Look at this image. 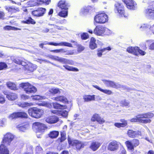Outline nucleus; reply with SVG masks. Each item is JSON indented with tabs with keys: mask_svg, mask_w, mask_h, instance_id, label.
Returning a JSON list of instances; mask_svg holds the SVG:
<instances>
[{
	"mask_svg": "<svg viewBox=\"0 0 154 154\" xmlns=\"http://www.w3.org/2000/svg\"><path fill=\"white\" fill-rule=\"evenodd\" d=\"M20 86L28 94L35 93L37 91L36 88L28 82L22 83L20 85Z\"/></svg>",
	"mask_w": 154,
	"mask_h": 154,
	"instance_id": "f257e3e1",
	"label": "nucleus"
},
{
	"mask_svg": "<svg viewBox=\"0 0 154 154\" xmlns=\"http://www.w3.org/2000/svg\"><path fill=\"white\" fill-rule=\"evenodd\" d=\"M43 111L37 108H30L28 109L29 115L35 118H40L42 115Z\"/></svg>",
	"mask_w": 154,
	"mask_h": 154,
	"instance_id": "f03ea898",
	"label": "nucleus"
},
{
	"mask_svg": "<svg viewBox=\"0 0 154 154\" xmlns=\"http://www.w3.org/2000/svg\"><path fill=\"white\" fill-rule=\"evenodd\" d=\"M108 16L105 13L98 14L94 17V24L97 23H104L107 21Z\"/></svg>",
	"mask_w": 154,
	"mask_h": 154,
	"instance_id": "7ed1b4c3",
	"label": "nucleus"
},
{
	"mask_svg": "<svg viewBox=\"0 0 154 154\" xmlns=\"http://www.w3.org/2000/svg\"><path fill=\"white\" fill-rule=\"evenodd\" d=\"M32 128L33 130L36 133L40 132L42 133L46 128V127L44 124L39 122H36L33 124Z\"/></svg>",
	"mask_w": 154,
	"mask_h": 154,
	"instance_id": "20e7f679",
	"label": "nucleus"
},
{
	"mask_svg": "<svg viewBox=\"0 0 154 154\" xmlns=\"http://www.w3.org/2000/svg\"><path fill=\"white\" fill-rule=\"evenodd\" d=\"M106 29L102 26H98L94 30L93 33L97 35H102Z\"/></svg>",
	"mask_w": 154,
	"mask_h": 154,
	"instance_id": "39448f33",
	"label": "nucleus"
},
{
	"mask_svg": "<svg viewBox=\"0 0 154 154\" xmlns=\"http://www.w3.org/2000/svg\"><path fill=\"white\" fill-rule=\"evenodd\" d=\"M122 0L126 4L127 8L130 9L134 10L137 7V4L133 0Z\"/></svg>",
	"mask_w": 154,
	"mask_h": 154,
	"instance_id": "423d86ee",
	"label": "nucleus"
},
{
	"mask_svg": "<svg viewBox=\"0 0 154 154\" xmlns=\"http://www.w3.org/2000/svg\"><path fill=\"white\" fill-rule=\"evenodd\" d=\"M49 57L53 60L58 61L63 64L70 63L69 61L66 58L53 55H50Z\"/></svg>",
	"mask_w": 154,
	"mask_h": 154,
	"instance_id": "0eeeda50",
	"label": "nucleus"
},
{
	"mask_svg": "<svg viewBox=\"0 0 154 154\" xmlns=\"http://www.w3.org/2000/svg\"><path fill=\"white\" fill-rule=\"evenodd\" d=\"M104 84L107 87H110L114 88H119L122 86L118 83H116L113 82L104 80H103Z\"/></svg>",
	"mask_w": 154,
	"mask_h": 154,
	"instance_id": "6e6552de",
	"label": "nucleus"
},
{
	"mask_svg": "<svg viewBox=\"0 0 154 154\" xmlns=\"http://www.w3.org/2000/svg\"><path fill=\"white\" fill-rule=\"evenodd\" d=\"M120 143L116 140H113L109 144L108 149L111 151H115L118 149Z\"/></svg>",
	"mask_w": 154,
	"mask_h": 154,
	"instance_id": "1a4fd4ad",
	"label": "nucleus"
},
{
	"mask_svg": "<svg viewBox=\"0 0 154 154\" xmlns=\"http://www.w3.org/2000/svg\"><path fill=\"white\" fill-rule=\"evenodd\" d=\"M91 121L92 122L97 121L99 124H102L105 122V120L103 118H101L97 114H95L93 115L91 118Z\"/></svg>",
	"mask_w": 154,
	"mask_h": 154,
	"instance_id": "9d476101",
	"label": "nucleus"
},
{
	"mask_svg": "<svg viewBox=\"0 0 154 154\" xmlns=\"http://www.w3.org/2000/svg\"><path fill=\"white\" fill-rule=\"evenodd\" d=\"M116 9L117 12L122 16H124L125 17H127V16L124 15V10L123 6L120 3H118L115 5Z\"/></svg>",
	"mask_w": 154,
	"mask_h": 154,
	"instance_id": "9b49d317",
	"label": "nucleus"
},
{
	"mask_svg": "<svg viewBox=\"0 0 154 154\" xmlns=\"http://www.w3.org/2000/svg\"><path fill=\"white\" fill-rule=\"evenodd\" d=\"M46 9L43 8H40L37 10L32 12V14L35 16L40 17L42 16L45 13Z\"/></svg>",
	"mask_w": 154,
	"mask_h": 154,
	"instance_id": "f8f14e48",
	"label": "nucleus"
},
{
	"mask_svg": "<svg viewBox=\"0 0 154 154\" xmlns=\"http://www.w3.org/2000/svg\"><path fill=\"white\" fill-rule=\"evenodd\" d=\"M137 116V118H138L139 120H145L142 119H150L153 117L154 116V114L151 112H148L144 114H141L138 115Z\"/></svg>",
	"mask_w": 154,
	"mask_h": 154,
	"instance_id": "ddd939ff",
	"label": "nucleus"
},
{
	"mask_svg": "<svg viewBox=\"0 0 154 154\" xmlns=\"http://www.w3.org/2000/svg\"><path fill=\"white\" fill-rule=\"evenodd\" d=\"M27 115L24 112H20L13 113L10 115V117L13 119L15 118L21 117L22 118H27Z\"/></svg>",
	"mask_w": 154,
	"mask_h": 154,
	"instance_id": "4468645a",
	"label": "nucleus"
},
{
	"mask_svg": "<svg viewBox=\"0 0 154 154\" xmlns=\"http://www.w3.org/2000/svg\"><path fill=\"white\" fill-rule=\"evenodd\" d=\"M52 113L56 114L59 116H61L65 118L67 117L68 112L66 110H57L51 111Z\"/></svg>",
	"mask_w": 154,
	"mask_h": 154,
	"instance_id": "2eb2a0df",
	"label": "nucleus"
},
{
	"mask_svg": "<svg viewBox=\"0 0 154 154\" xmlns=\"http://www.w3.org/2000/svg\"><path fill=\"white\" fill-rule=\"evenodd\" d=\"M127 134L129 137L131 138H135L141 135V132L139 131H134L129 130H128Z\"/></svg>",
	"mask_w": 154,
	"mask_h": 154,
	"instance_id": "dca6fc26",
	"label": "nucleus"
},
{
	"mask_svg": "<svg viewBox=\"0 0 154 154\" xmlns=\"http://www.w3.org/2000/svg\"><path fill=\"white\" fill-rule=\"evenodd\" d=\"M58 118L56 116H51L45 119L46 122L49 124H54L59 121Z\"/></svg>",
	"mask_w": 154,
	"mask_h": 154,
	"instance_id": "f3484780",
	"label": "nucleus"
},
{
	"mask_svg": "<svg viewBox=\"0 0 154 154\" xmlns=\"http://www.w3.org/2000/svg\"><path fill=\"white\" fill-rule=\"evenodd\" d=\"M145 15L148 18L154 19V9H147L145 10Z\"/></svg>",
	"mask_w": 154,
	"mask_h": 154,
	"instance_id": "a211bd4d",
	"label": "nucleus"
},
{
	"mask_svg": "<svg viewBox=\"0 0 154 154\" xmlns=\"http://www.w3.org/2000/svg\"><path fill=\"white\" fill-rule=\"evenodd\" d=\"M139 48L137 47H130L127 48V51L129 53L133 54L135 55H138Z\"/></svg>",
	"mask_w": 154,
	"mask_h": 154,
	"instance_id": "6ab92c4d",
	"label": "nucleus"
},
{
	"mask_svg": "<svg viewBox=\"0 0 154 154\" xmlns=\"http://www.w3.org/2000/svg\"><path fill=\"white\" fill-rule=\"evenodd\" d=\"M58 7L62 9L68 10L69 5L64 0H61L59 1L58 4Z\"/></svg>",
	"mask_w": 154,
	"mask_h": 154,
	"instance_id": "aec40b11",
	"label": "nucleus"
},
{
	"mask_svg": "<svg viewBox=\"0 0 154 154\" xmlns=\"http://www.w3.org/2000/svg\"><path fill=\"white\" fill-rule=\"evenodd\" d=\"M97 47V41L94 37L91 38L89 42V48L91 50H94Z\"/></svg>",
	"mask_w": 154,
	"mask_h": 154,
	"instance_id": "412c9836",
	"label": "nucleus"
},
{
	"mask_svg": "<svg viewBox=\"0 0 154 154\" xmlns=\"http://www.w3.org/2000/svg\"><path fill=\"white\" fill-rule=\"evenodd\" d=\"M130 121L131 122H139L143 123H150L151 122V120L150 119H146L145 120H139L138 118H137V116L135 118H132L131 119Z\"/></svg>",
	"mask_w": 154,
	"mask_h": 154,
	"instance_id": "4be33fe9",
	"label": "nucleus"
},
{
	"mask_svg": "<svg viewBox=\"0 0 154 154\" xmlns=\"http://www.w3.org/2000/svg\"><path fill=\"white\" fill-rule=\"evenodd\" d=\"M92 8L89 6L87 7H85L82 8L80 11V14L82 15H86L88 13L90 12Z\"/></svg>",
	"mask_w": 154,
	"mask_h": 154,
	"instance_id": "5701e85b",
	"label": "nucleus"
},
{
	"mask_svg": "<svg viewBox=\"0 0 154 154\" xmlns=\"http://www.w3.org/2000/svg\"><path fill=\"white\" fill-rule=\"evenodd\" d=\"M52 99L56 101L61 102L63 103H68L67 99L63 96H58L56 97H53Z\"/></svg>",
	"mask_w": 154,
	"mask_h": 154,
	"instance_id": "b1692460",
	"label": "nucleus"
},
{
	"mask_svg": "<svg viewBox=\"0 0 154 154\" xmlns=\"http://www.w3.org/2000/svg\"><path fill=\"white\" fill-rule=\"evenodd\" d=\"M49 44L51 45H53L55 46H64L69 47H72V45L71 44L66 42H62L59 43H50Z\"/></svg>",
	"mask_w": 154,
	"mask_h": 154,
	"instance_id": "393cba45",
	"label": "nucleus"
},
{
	"mask_svg": "<svg viewBox=\"0 0 154 154\" xmlns=\"http://www.w3.org/2000/svg\"><path fill=\"white\" fill-rule=\"evenodd\" d=\"M72 145L78 149L83 147V144L81 141L77 140L73 141L72 143Z\"/></svg>",
	"mask_w": 154,
	"mask_h": 154,
	"instance_id": "a878e982",
	"label": "nucleus"
},
{
	"mask_svg": "<svg viewBox=\"0 0 154 154\" xmlns=\"http://www.w3.org/2000/svg\"><path fill=\"white\" fill-rule=\"evenodd\" d=\"M95 95H85L83 96V98L85 102H88L94 100Z\"/></svg>",
	"mask_w": 154,
	"mask_h": 154,
	"instance_id": "bb28decb",
	"label": "nucleus"
},
{
	"mask_svg": "<svg viewBox=\"0 0 154 154\" xmlns=\"http://www.w3.org/2000/svg\"><path fill=\"white\" fill-rule=\"evenodd\" d=\"M100 146V144L98 142H92L90 146V148L94 151L96 150Z\"/></svg>",
	"mask_w": 154,
	"mask_h": 154,
	"instance_id": "cd10ccee",
	"label": "nucleus"
},
{
	"mask_svg": "<svg viewBox=\"0 0 154 154\" xmlns=\"http://www.w3.org/2000/svg\"><path fill=\"white\" fill-rule=\"evenodd\" d=\"M0 154H9L8 149L4 144H1L0 145Z\"/></svg>",
	"mask_w": 154,
	"mask_h": 154,
	"instance_id": "c85d7f7f",
	"label": "nucleus"
},
{
	"mask_svg": "<svg viewBox=\"0 0 154 154\" xmlns=\"http://www.w3.org/2000/svg\"><path fill=\"white\" fill-rule=\"evenodd\" d=\"M93 86L100 91L106 94H107L108 95H111L112 94V92L110 90L106 89H103L99 87L98 86L96 85H93Z\"/></svg>",
	"mask_w": 154,
	"mask_h": 154,
	"instance_id": "c756f323",
	"label": "nucleus"
},
{
	"mask_svg": "<svg viewBox=\"0 0 154 154\" xmlns=\"http://www.w3.org/2000/svg\"><path fill=\"white\" fill-rule=\"evenodd\" d=\"M121 121L122 122V123H116L114 124L115 126L117 128L124 127L126 126L127 125V123L126 121L124 119H121Z\"/></svg>",
	"mask_w": 154,
	"mask_h": 154,
	"instance_id": "7c9ffc66",
	"label": "nucleus"
},
{
	"mask_svg": "<svg viewBox=\"0 0 154 154\" xmlns=\"http://www.w3.org/2000/svg\"><path fill=\"white\" fill-rule=\"evenodd\" d=\"M127 148L129 150L132 152L134 150V146L132 142L131 141L128 140L125 143Z\"/></svg>",
	"mask_w": 154,
	"mask_h": 154,
	"instance_id": "2f4dec72",
	"label": "nucleus"
},
{
	"mask_svg": "<svg viewBox=\"0 0 154 154\" xmlns=\"http://www.w3.org/2000/svg\"><path fill=\"white\" fill-rule=\"evenodd\" d=\"M61 90L57 88H54L50 89L49 92L52 94L54 95L60 93Z\"/></svg>",
	"mask_w": 154,
	"mask_h": 154,
	"instance_id": "473e14b6",
	"label": "nucleus"
},
{
	"mask_svg": "<svg viewBox=\"0 0 154 154\" xmlns=\"http://www.w3.org/2000/svg\"><path fill=\"white\" fill-rule=\"evenodd\" d=\"M59 132L57 131H51L48 134L49 137L51 138H55L58 136Z\"/></svg>",
	"mask_w": 154,
	"mask_h": 154,
	"instance_id": "72a5a7b5",
	"label": "nucleus"
},
{
	"mask_svg": "<svg viewBox=\"0 0 154 154\" xmlns=\"http://www.w3.org/2000/svg\"><path fill=\"white\" fill-rule=\"evenodd\" d=\"M26 68L29 70L31 72H33L34 70L36 69L37 68V66L35 65L29 63H28V66H27V67H26Z\"/></svg>",
	"mask_w": 154,
	"mask_h": 154,
	"instance_id": "f704fd0d",
	"label": "nucleus"
},
{
	"mask_svg": "<svg viewBox=\"0 0 154 154\" xmlns=\"http://www.w3.org/2000/svg\"><path fill=\"white\" fill-rule=\"evenodd\" d=\"M63 10L59 12L58 14L60 17L65 18L68 16V10Z\"/></svg>",
	"mask_w": 154,
	"mask_h": 154,
	"instance_id": "c9c22d12",
	"label": "nucleus"
},
{
	"mask_svg": "<svg viewBox=\"0 0 154 154\" xmlns=\"http://www.w3.org/2000/svg\"><path fill=\"white\" fill-rule=\"evenodd\" d=\"M10 140V134L8 133L4 135L2 140V143L5 144L7 143H9Z\"/></svg>",
	"mask_w": 154,
	"mask_h": 154,
	"instance_id": "e433bc0d",
	"label": "nucleus"
},
{
	"mask_svg": "<svg viewBox=\"0 0 154 154\" xmlns=\"http://www.w3.org/2000/svg\"><path fill=\"white\" fill-rule=\"evenodd\" d=\"M63 66L68 70L73 71H78L79 70L78 69L76 68L70 66H69L63 65Z\"/></svg>",
	"mask_w": 154,
	"mask_h": 154,
	"instance_id": "4c0bfd02",
	"label": "nucleus"
},
{
	"mask_svg": "<svg viewBox=\"0 0 154 154\" xmlns=\"http://www.w3.org/2000/svg\"><path fill=\"white\" fill-rule=\"evenodd\" d=\"M33 105L32 103H27V102H24L22 103L19 104V105L20 106L24 108L26 107H27L28 106H29Z\"/></svg>",
	"mask_w": 154,
	"mask_h": 154,
	"instance_id": "58836bf2",
	"label": "nucleus"
},
{
	"mask_svg": "<svg viewBox=\"0 0 154 154\" xmlns=\"http://www.w3.org/2000/svg\"><path fill=\"white\" fill-rule=\"evenodd\" d=\"M138 28L141 30H143L149 27V25L147 24H143L138 25Z\"/></svg>",
	"mask_w": 154,
	"mask_h": 154,
	"instance_id": "ea45409f",
	"label": "nucleus"
},
{
	"mask_svg": "<svg viewBox=\"0 0 154 154\" xmlns=\"http://www.w3.org/2000/svg\"><path fill=\"white\" fill-rule=\"evenodd\" d=\"M23 22L25 23L29 24L30 23L32 24H35V23L34 20L31 18L29 17L28 19L25 21H24Z\"/></svg>",
	"mask_w": 154,
	"mask_h": 154,
	"instance_id": "a19ab883",
	"label": "nucleus"
},
{
	"mask_svg": "<svg viewBox=\"0 0 154 154\" xmlns=\"http://www.w3.org/2000/svg\"><path fill=\"white\" fill-rule=\"evenodd\" d=\"M7 67V64L3 62H0V70L6 69Z\"/></svg>",
	"mask_w": 154,
	"mask_h": 154,
	"instance_id": "79ce46f5",
	"label": "nucleus"
},
{
	"mask_svg": "<svg viewBox=\"0 0 154 154\" xmlns=\"http://www.w3.org/2000/svg\"><path fill=\"white\" fill-rule=\"evenodd\" d=\"M49 25H51V26H53L54 28L57 29L58 30H63V29H66V28L64 27L63 26H59L57 25H54V24H49Z\"/></svg>",
	"mask_w": 154,
	"mask_h": 154,
	"instance_id": "37998d69",
	"label": "nucleus"
},
{
	"mask_svg": "<svg viewBox=\"0 0 154 154\" xmlns=\"http://www.w3.org/2000/svg\"><path fill=\"white\" fill-rule=\"evenodd\" d=\"M11 59L14 63L18 65H20L21 60H20L18 58H14V57H11Z\"/></svg>",
	"mask_w": 154,
	"mask_h": 154,
	"instance_id": "c03bdc74",
	"label": "nucleus"
},
{
	"mask_svg": "<svg viewBox=\"0 0 154 154\" xmlns=\"http://www.w3.org/2000/svg\"><path fill=\"white\" fill-rule=\"evenodd\" d=\"M27 3L29 6L30 7H33L38 5V3L33 1H29Z\"/></svg>",
	"mask_w": 154,
	"mask_h": 154,
	"instance_id": "a18cd8bd",
	"label": "nucleus"
},
{
	"mask_svg": "<svg viewBox=\"0 0 154 154\" xmlns=\"http://www.w3.org/2000/svg\"><path fill=\"white\" fill-rule=\"evenodd\" d=\"M120 103L121 105L122 106H128L129 103L125 100H122Z\"/></svg>",
	"mask_w": 154,
	"mask_h": 154,
	"instance_id": "49530a36",
	"label": "nucleus"
},
{
	"mask_svg": "<svg viewBox=\"0 0 154 154\" xmlns=\"http://www.w3.org/2000/svg\"><path fill=\"white\" fill-rule=\"evenodd\" d=\"M76 45L78 47V51L79 52H81L83 51L85 49V48L81 45L78 44L77 42H75Z\"/></svg>",
	"mask_w": 154,
	"mask_h": 154,
	"instance_id": "de8ad7c7",
	"label": "nucleus"
},
{
	"mask_svg": "<svg viewBox=\"0 0 154 154\" xmlns=\"http://www.w3.org/2000/svg\"><path fill=\"white\" fill-rule=\"evenodd\" d=\"M53 105L54 108L57 109H61L63 108L62 105L57 103H54Z\"/></svg>",
	"mask_w": 154,
	"mask_h": 154,
	"instance_id": "09e8293b",
	"label": "nucleus"
},
{
	"mask_svg": "<svg viewBox=\"0 0 154 154\" xmlns=\"http://www.w3.org/2000/svg\"><path fill=\"white\" fill-rule=\"evenodd\" d=\"M17 98V95L14 93H10V100H14Z\"/></svg>",
	"mask_w": 154,
	"mask_h": 154,
	"instance_id": "8fccbe9b",
	"label": "nucleus"
},
{
	"mask_svg": "<svg viewBox=\"0 0 154 154\" xmlns=\"http://www.w3.org/2000/svg\"><path fill=\"white\" fill-rule=\"evenodd\" d=\"M134 147H136L139 144V142L138 140L137 139H134L132 141Z\"/></svg>",
	"mask_w": 154,
	"mask_h": 154,
	"instance_id": "3c124183",
	"label": "nucleus"
},
{
	"mask_svg": "<svg viewBox=\"0 0 154 154\" xmlns=\"http://www.w3.org/2000/svg\"><path fill=\"white\" fill-rule=\"evenodd\" d=\"M42 147L38 146H37L36 147L35 151L36 154H38L42 152Z\"/></svg>",
	"mask_w": 154,
	"mask_h": 154,
	"instance_id": "603ef678",
	"label": "nucleus"
},
{
	"mask_svg": "<svg viewBox=\"0 0 154 154\" xmlns=\"http://www.w3.org/2000/svg\"><path fill=\"white\" fill-rule=\"evenodd\" d=\"M66 134L64 131L61 132V138L60 139L61 141H63L66 139Z\"/></svg>",
	"mask_w": 154,
	"mask_h": 154,
	"instance_id": "864d4df0",
	"label": "nucleus"
},
{
	"mask_svg": "<svg viewBox=\"0 0 154 154\" xmlns=\"http://www.w3.org/2000/svg\"><path fill=\"white\" fill-rule=\"evenodd\" d=\"M10 89L15 90L17 89L16 85L13 83L10 82Z\"/></svg>",
	"mask_w": 154,
	"mask_h": 154,
	"instance_id": "5fc2aeb1",
	"label": "nucleus"
},
{
	"mask_svg": "<svg viewBox=\"0 0 154 154\" xmlns=\"http://www.w3.org/2000/svg\"><path fill=\"white\" fill-rule=\"evenodd\" d=\"M89 37L88 34L87 33H84L82 34L81 38L82 39H86Z\"/></svg>",
	"mask_w": 154,
	"mask_h": 154,
	"instance_id": "6e6d98bb",
	"label": "nucleus"
},
{
	"mask_svg": "<svg viewBox=\"0 0 154 154\" xmlns=\"http://www.w3.org/2000/svg\"><path fill=\"white\" fill-rule=\"evenodd\" d=\"M29 62H28L26 60H24V61L21 60L20 65H21L22 66H26L27 67L28 66V64Z\"/></svg>",
	"mask_w": 154,
	"mask_h": 154,
	"instance_id": "4d7b16f0",
	"label": "nucleus"
},
{
	"mask_svg": "<svg viewBox=\"0 0 154 154\" xmlns=\"http://www.w3.org/2000/svg\"><path fill=\"white\" fill-rule=\"evenodd\" d=\"M44 97L41 96L40 95H35L33 96L32 99L35 100H39L43 99Z\"/></svg>",
	"mask_w": 154,
	"mask_h": 154,
	"instance_id": "13d9d810",
	"label": "nucleus"
},
{
	"mask_svg": "<svg viewBox=\"0 0 154 154\" xmlns=\"http://www.w3.org/2000/svg\"><path fill=\"white\" fill-rule=\"evenodd\" d=\"M104 51L103 50V49L97 50V55L99 57H101Z\"/></svg>",
	"mask_w": 154,
	"mask_h": 154,
	"instance_id": "bf43d9fd",
	"label": "nucleus"
},
{
	"mask_svg": "<svg viewBox=\"0 0 154 154\" xmlns=\"http://www.w3.org/2000/svg\"><path fill=\"white\" fill-rule=\"evenodd\" d=\"M19 11V9L18 8H12L10 7V12L12 13H15Z\"/></svg>",
	"mask_w": 154,
	"mask_h": 154,
	"instance_id": "052dcab7",
	"label": "nucleus"
},
{
	"mask_svg": "<svg viewBox=\"0 0 154 154\" xmlns=\"http://www.w3.org/2000/svg\"><path fill=\"white\" fill-rule=\"evenodd\" d=\"M5 98L2 96V95L0 94V103L3 104L5 103Z\"/></svg>",
	"mask_w": 154,
	"mask_h": 154,
	"instance_id": "680f3d73",
	"label": "nucleus"
},
{
	"mask_svg": "<svg viewBox=\"0 0 154 154\" xmlns=\"http://www.w3.org/2000/svg\"><path fill=\"white\" fill-rule=\"evenodd\" d=\"M29 127L28 125H25L24 126H22L20 127V130L23 131H24L26 130V127Z\"/></svg>",
	"mask_w": 154,
	"mask_h": 154,
	"instance_id": "e2e57ef3",
	"label": "nucleus"
},
{
	"mask_svg": "<svg viewBox=\"0 0 154 154\" xmlns=\"http://www.w3.org/2000/svg\"><path fill=\"white\" fill-rule=\"evenodd\" d=\"M39 1L46 5H48L51 2V0H39Z\"/></svg>",
	"mask_w": 154,
	"mask_h": 154,
	"instance_id": "0e129e2a",
	"label": "nucleus"
},
{
	"mask_svg": "<svg viewBox=\"0 0 154 154\" xmlns=\"http://www.w3.org/2000/svg\"><path fill=\"white\" fill-rule=\"evenodd\" d=\"M5 14L3 11H0V20L4 19Z\"/></svg>",
	"mask_w": 154,
	"mask_h": 154,
	"instance_id": "69168bd1",
	"label": "nucleus"
},
{
	"mask_svg": "<svg viewBox=\"0 0 154 154\" xmlns=\"http://www.w3.org/2000/svg\"><path fill=\"white\" fill-rule=\"evenodd\" d=\"M39 106H49V104L45 102H43L40 103H39Z\"/></svg>",
	"mask_w": 154,
	"mask_h": 154,
	"instance_id": "338daca9",
	"label": "nucleus"
},
{
	"mask_svg": "<svg viewBox=\"0 0 154 154\" xmlns=\"http://www.w3.org/2000/svg\"><path fill=\"white\" fill-rule=\"evenodd\" d=\"M120 152L121 153L120 154H126V151L123 147L121 148L120 149Z\"/></svg>",
	"mask_w": 154,
	"mask_h": 154,
	"instance_id": "774afa93",
	"label": "nucleus"
}]
</instances>
